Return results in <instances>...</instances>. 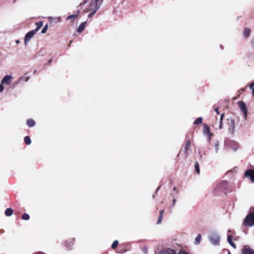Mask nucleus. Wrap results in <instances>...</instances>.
Listing matches in <instances>:
<instances>
[{
  "instance_id": "f257e3e1",
  "label": "nucleus",
  "mask_w": 254,
  "mask_h": 254,
  "mask_svg": "<svg viewBox=\"0 0 254 254\" xmlns=\"http://www.w3.org/2000/svg\"><path fill=\"white\" fill-rule=\"evenodd\" d=\"M208 238L210 242L213 245H219L220 238L217 232L211 231L209 235Z\"/></svg>"
},
{
  "instance_id": "f03ea898",
  "label": "nucleus",
  "mask_w": 254,
  "mask_h": 254,
  "mask_svg": "<svg viewBox=\"0 0 254 254\" xmlns=\"http://www.w3.org/2000/svg\"><path fill=\"white\" fill-rule=\"evenodd\" d=\"M103 0H91L90 2L88 8L89 10H94L97 11L100 7Z\"/></svg>"
},
{
  "instance_id": "7ed1b4c3",
  "label": "nucleus",
  "mask_w": 254,
  "mask_h": 254,
  "mask_svg": "<svg viewBox=\"0 0 254 254\" xmlns=\"http://www.w3.org/2000/svg\"><path fill=\"white\" fill-rule=\"evenodd\" d=\"M246 226H252L254 225V212L248 215L244 220Z\"/></svg>"
},
{
  "instance_id": "20e7f679",
  "label": "nucleus",
  "mask_w": 254,
  "mask_h": 254,
  "mask_svg": "<svg viewBox=\"0 0 254 254\" xmlns=\"http://www.w3.org/2000/svg\"><path fill=\"white\" fill-rule=\"evenodd\" d=\"M238 105L244 116L245 120L247 119V108L246 104L242 101L238 102Z\"/></svg>"
},
{
  "instance_id": "39448f33",
  "label": "nucleus",
  "mask_w": 254,
  "mask_h": 254,
  "mask_svg": "<svg viewBox=\"0 0 254 254\" xmlns=\"http://www.w3.org/2000/svg\"><path fill=\"white\" fill-rule=\"evenodd\" d=\"M203 133L204 135L207 137L208 141L210 142L211 140V136L213 134L210 132L209 127L206 124H203Z\"/></svg>"
},
{
  "instance_id": "423d86ee",
  "label": "nucleus",
  "mask_w": 254,
  "mask_h": 254,
  "mask_svg": "<svg viewBox=\"0 0 254 254\" xmlns=\"http://www.w3.org/2000/svg\"><path fill=\"white\" fill-rule=\"evenodd\" d=\"M228 129L231 133H233L235 130V120L232 118L228 119Z\"/></svg>"
},
{
  "instance_id": "0eeeda50",
  "label": "nucleus",
  "mask_w": 254,
  "mask_h": 254,
  "mask_svg": "<svg viewBox=\"0 0 254 254\" xmlns=\"http://www.w3.org/2000/svg\"><path fill=\"white\" fill-rule=\"evenodd\" d=\"M159 254H188L185 251H180L178 253H176V251L173 249H168L162 251Z\"/></svg>"
},
{
  "instance_id": "6e6552de",
  "label": "nucleus",
  "mask_w": 254,
  "mask_h": 254,
  "mask_svg": "<svg viewBox=\"0 0 254 254\" xmlns=\"http://www.w3.org/2000/svg\"><path fill=\"white\" fill-rule=\"evenodd\" d=\"M37 32H35L34 30H31L28 32L25 36V39H24V44L25 45H26L30 41L31 38L34 36V35Z\"/></svg>"
},
{
  "instance_id": "1a4fd4ad",
  "label": "nucleus",
  "mask_w": 254,
  "mask_h": 254,
  "mask_svg": "<svg viewBox=\"0 0 254 254\" xmlns=\"http://www.w3.org/2000/svg\"><path fill=\"white\" fill-rule=\"evenodd\" d=\"M246 178L249 179L251 181L254 183V170L249 169L247 170L245 173Z\"/></svg>"
},
{
  "instance_id": "9d476101",
  "label": "nucleus",
  "mask_w": 254,
  "mask_h": 254,
  "mask_svg": "<svg viewBox=\"0 0 254 254\" xmlns=\"http://www.w3.org/2000/svg\"><path fill=\"white\" fill-rule=\"evenodd\" d=\"M12 79V76L10 75H6L3 77L0 82L3 85H9L11 83Z\"/></svg>"
},
{
  "instance_id": "9b49d317",
  "label": "nucleus",
  "mask_w": 254,
  "mask_h": 254,
  "mask_svg": "<svg viewBox=\"0 0 254 254\" xmlns=\"http://www.w3.org/2000/svg\"><path fill=\"white\" fill-rule=\"evenodd\" d=\"M226 186V182L225 181L221 182L216 185L214 188V190L218 191L223 190Z\"/></svg>"
},
{
  "instance_id": "f8f14e48",
  "label": "nucleus",
  "mask_w": 254,
  "mask_h": 254,
  "mask_svg": "<svg viewBox=\"0 0 254 254\" xmlns=\"http://www.w3.org/2000/svg\"><path fill=\"white\" fill-rule=\"evenodd\" d=\"M242 254H254V250L249 246H245L242 250Z\"/></svg>"
},
{
  "instance_id": "ddd939ff",
  "label": "nucleus",
  "mask_w": 254,
  "mask_h": 254,
  "mask_svg": "<svg viewBox=\"0 0 254 254\" xmlns=\"http://www.w3.org/2000/svg\"><path fill=\"white\" fill-rule=\"evenodd\" d=\"M49 20L52 23H57L60 21H61V17H52L50 16L48 17Z\"/></svg>"
},
{
  "instance_id": "4468645a",
  "label": "nucleus",
  "mask_w": 254,
  "mask_h": 254,
  "mask_svg": "<svg viewBox=\"0 0 254 254\" xmlns=\"http://www.w3.org/2000/svg\"><path fill=\"white\" fill-rule=\"evenodd\" d=\"M86 22H84L81 23L80 24L79 26L78 27V28H77V31L78 33H81L84 30V29L86 26Z\"/></svg>"
},
{
  "instance_id": "2eb2a0df",
  "label": "nucleus",
  "mask_w": 254,
  "mask_h": 254,
  "mask_svg": "<svg viewBox=\"0 0 254 254\" xmlns=\"http://www.w3.org/2000/svg\"><path fill=\"white\" fill-rule=\"evenodd\" d=\"M219 141L218 140L215 141L214 143V151L215 153H218L219 150Z\"/></svg>"
},
{
  "instance_id": "dca6fc26",
  "label": "nucleus",
  "mask_w": 254,
  "mask_h": 254,
  "mask_svg": "<svg viewBox=\"0 0 254 254\" xmlns=\"http://www.w3.org/2000/svg\"><path fill=\"white\" fill-rule=\"evenodd\" d=\"M26 124L29 127H33L35 125V122L33 120L29 119L26 121Z\"/></svg>"
},
{
  "instance_id": "f3484780",
  "label": "nucleus",
  "mask_w": 254,
  "mask_h": 254,
  "mask_svg": "<svg viewBox=\"0 0 254 254\" xmlns=\"http://www.w3.org/2000/svg\"><path fill=\"white\" fill-rule=\"evenodd\" d=\"M232 237L231 235H229L227 237V241L229 243V244L233 247L234 249L236 248V245L232 242Z\"/></svg>"
},
{
  "instance_id": "a211bd4d",
  "label": "nucleus",
  "mask_w": 254,
  "mask_h": 254,
  "mask_svg": "<svg viewBox=\"0 0 254 254\" xmlns=\"http://www.w3.org/2000/svg\"><path fill=\"white\" fill-rule=\"evenodd\" d=\"M35 24L37 25L36 29H34V30L36 32H37V31L42 27L43 25V21H39L38 22H36Z\"/></svg>"
},
{
  "instance_id": "6ab92c4d",
  "label": "nucleus",
  "mask_w": 254,
  "mask_h": 254,
  "mask_svg": "<svg viewBox=\"0 0 254 254\" xmlns=\"http://www.w3.org/2000/svg\"><path fill=\"white\" fill-rule=\"evenodd\" d=\"M4 213L6 216H10L13 214V210L11 208H7Z\"/></svg>"
},
{
  "instance_id": "aec40b11",
  "label": "nucleus",
  "mask_w": 254,
  "mask_h": 254,
  "mask_svg": "<svg viewBox=\"0 0 254 254\" xmlns=\"http://www.w3.org/2000/svg\"><path fill=\"white\" fill-rule=\"evenodd\" d=\"M251 30L249 28H246L244 31V36L247 38L250 36Z\"/></svg>"
},
{
  "instance_id": "412c9836",
  "label": "nucleus",
  "mask_w": 254,
  "mask_h": 254,
  "mask_svg": "<svg viewBox=\"0 0 254 254\" xmlns=\"http://www.w3.org/2000/svg\"><path fill=\"white\" fill-rule=\"evenodd\" d=\"M85 11H86V12L90 11V13L88 14V17L91 18L96 13L97 11L94 10H89V9L87 8V10H85Z\"/></svg>"
},
{
  "instance_id": "4be33fe9",
  "label": "nucleus",
  "mask_w": 254,
  "mask_h": 254,
  "mask_svg": "<svg viewBox=\"0 0 254 254\" xmlns=\"http://www.w3.org/2000/svg\"><path fill=\"white\" fill-rule=\"evenodd\" d=\"M224 116V113H222L221 115L220 118V125L219 126V129H221L223 127L222 121L223 120Z\"/></svg>"
},
{
  "instance_id": "5701e85b",
  "label": "nucleus",
  "mask_w": 254,
  "mask_h": 254,
  "mask_svg": "<svg viewBox=\"0 0 254 254\" xmlns=\"http://www.w3.org/2000/svg\"><path fill=\"white\" fill-rule=\"evenodd\" d=\"M24 142L27 145H29L31 143V140L29 136H26L24 138Z\"/></svg>"
},
{
  "instance_id": "b1692460",
  "label": "nucleus",
  "mask_w": 254,
  "mask_h": 254,
  "mask_svg": "<svg viewBox=\"0 0 254 254\" xmlns=\"http://www.w3.org/2000/svg\"><path fill=\"white\" fill-rule=\"evenodd\" d=\"M202 118L201 117L198 118L193 123L194 125H199L202 123Z\"/></svg>"
},
{
  "instance_id": "393cba45",
  "label": "nucleus",
  "mask_w": 254,
  "mask_h": 254,
  "mask_svg": "<svg viewBox=\"0 0 254 254\" xmlns=\"http://www.w3.org/2000/svg\"><path fill=\"white\" fill-rule=\"evenodd\" d=\"M79 12H80V11H79H79H78V12H77V14H73V15H69V16L67 17L66 19H67V20H70V19H74V18H76V17H77L78 14L79 13Z\"/></svg>"
},
{
  "instance_id": "a878e982",
  "label": "nucleus",
  "mask_w": 254,
  "mask_h": 254,
  "mask_svg": "<svg viewBox=\"0 0 254 254\" xmlns=\"http://www.w3.org/2000/svg\"><path fill=\"white\" fill-rule=\"evenodd\" d=\"M190 140H188L186 142V144L185 148V152L187 153L188 149L190 147Z\"/></svg>"
},
{
  "instance_id": "bb28decb",
  "label": "nucleus",
  "mask_w": 254,
  "mask_h": 254,
  "mask_svg": "<svg viewBox=\"0 0 254 254\" xmlns=\"http://www.w3.org/2000/svg\"><path fill=\"white\" fill-rule=\"evenodd\" d=\"M201 236L200 235H198L195 239V244L197 245L200 243Z\"/></svg>"
},
{
  "instance_id": "cd10ccee",
  "label": "nucleus",
  "mask_w": 254,
  "mask_h": 254,
  "mask_svg": "<svg viewBox=\"0 0 254 254\" xmlns=\"http://www.w3.org/2000/svg\"><path fill=\"white\" fill-rule=\"evenodd\" d=\"M194 167H195V171L197 172V174H199L200 170H199V164H198V163L197 162H195Z\"/></svg>"
},
{
  "instance_id": "c85d7f7f",
  "label": "nucleus",
  "mask_w": 254,
  "mask_h": 254,
  "mask_svg": "<svg viewBox=\"0 0 254 254\" xmlns=\"http://www.w3.org/2000/svg\"><path fill=\"white\" fill-rule=\"evenodd\" d=\"M118 244H119V242L117 240H115L113 242V243H112V248L113 249H116L117 246H118Z\"/></svg>"
},
{
  "instance_id": "c756f323",
  "label": "nucleus",
  "mask_w": 254,
  "mask_h": 254,
  "mask_svg": "<svg viewBox=\"0 0 254 254\" xmlns=\"http://www.w3.org/2000/svg\"><path fill=\"white\" fill-rule=\"evenodd\" d=\"M30 218L29 214L27 213H24L22 216V219L24 220H28Z\"/></svg>"
},
{
  "instance_id": "7c9ffc66",
  "label": "nucleus",
  "mask_w": 254,
  "mask_h": 254,
  "mask_svg": "<svg viewBox=\"0 0 254 254\" xmlns=\"http://www.w3.org/2000/svg\"><path fill=\"white\" fill-rule=\"evenodd\" d=\"M48 28V24H46L44 26V27L43 28V29H42V31H41V33L42 34H44L46 32L47 29Z\"/></svg>"
},
{
  "instance_id": "2f4dec72",
  "label": "nucleus",
  "mask_w": 254,
  "mask_h": 254,
  "mask_svg": "<svg viewBox=\"0 0 254 254\" xmlns=\"http://www.w3.org/2000/svg\"><path fill=\"white\" fill-rule=\"evenodd\" d=\"M162 217L161 216H159V217L157 220V224H160L162 222Z\"/></svg>"
},
{
  "instance_id": "473e14b6",
  "label": "nucleus",
  "mask_w": 254,
  "mask_h": 254,
  "mask_svg": "<svg viewBox=\"0 0 254 254\" xmlns=\"http://www.w3.org/2000/svg\"><path fill=\"white\" fill-rule=\"evenodd\" d=\"M4 90L3 85L0 82V93L3 92Z\"/></svg>"
},
{
  "instance_id": "72a5a7b5",
  "label": "nucleus",
  "mask_w": 254,
  "mask_h": 254,
  "mask_svg": "<svg viewBox=\"0 0 254 254\" xmlns=\"http://www.w3.org/2000/svg\"><path fill=\"white\" fill-rule=\"evenodd\" d=\"M87 2V0H84L78 6V7L81 5L85 4Z\"/></svg>"
},
{
  "instance_id": "f704fd0d",
  "label": "nucleus",
  "mask_w": 254,
  "mask_h": 254,
  "mask_svg": "<svg viewBox=\"0 0 254 254\" xmlns=\"http://www.w3.org/2000/svg\"><path fill=\"white\" fill-rule=\"evenodd\" d=\"M250 88L252 90L254 89V82H252L250 85Z\"/></svg>"
},
{
  "instance_id": "c9c22d12",
  "label": "nucleus",
  "mask_w": 254,
  "mask_h": 254,
  "mask_svg": "<svg viewBox=\"0 0 254 254\" xmlns=\"http://www.w3.org/2000/svg\"><path fill=\"white\" fill-rule=\"evenodd\" d=\"M214 110L218 115L219 114L218 108H214Z\"/></svg>"
},
{
  "instance_id": "e433bc0d",
  "label": "nucleus",
  "mask_w": 254,
  "mask_h": 254,
  "mask_svg": "<svg viewBox=\"0 0 254 254\" xmlns=\"http://www.w3.org/2000/svg\"><path fill=\"white\" fill-rule=\"evenodd\" d=\"M164 212V210H161L160 212V216H161L162 217Z\"/></svg>"
},
{
  "instance_id": "4c0bfd02",
  "label": "nucleus",
  "mask_w": 254,
  "mask_h": 254,
  "mask_svg": "<svg viewBox=\"0 0 254 254\" xmlns=\"http://www.w3.org/2000/svg\"><path fill=\"white\" fill-rule=\"evenodd\" d=\"M175 203H176V199H175V198H174V199H173V203H172V205H173H173H175Z\"/></svg>"
},
{
  "instance_id": "58836bf2",
  "label": "nucleus",
  "mask_w": 254,
  "mask_h": 254,
  "mask_svg": "<svg viewBox=\"0 0 254 254\" xmlns=\"http://www.w3.org/2000/svg\"><path fill=\"white\" fill-rule=\"evenodd\" d=\"M161 186H159V187H158V188L157 189V190H156V193H157L158 191L159 190Z\"/></svg>"
},
{
  "instance_id": "ea45409f",
  "label": "nucleus",
  "mask_w": 254,
  "mask_h": 254,
  "mask_svg": "<svg viewBox=\"0 0 254 254\" xmlns=\"http://www.w3.org/2000/svg\"><path fill=\"white\" fill-rule=\"evenodd\" d=\"M20 43V41L19 40H17L15 41V43L18 44Z\"/></svg>"
},
{
  "instance_id": "a19ab883",
  "label": "nucleus",
  "mask_w": 254,
  "mask_h": 254,
  "mask_svg": "<svg viewBox=\"0 0 254 254\" xmlns=\"http://www.w3.org/2000/svg\"><path fill=\"white\" fill-rule=\"evenodd\" d=\"M52 59H50V60L48 61V63H49V64H51V63H52Z\"/></svg>"
},
{
  "instance_id": "79ce46f5",
  "label": "nucleus",
  "mask_w": 254,
  "mask_h": 254,
  "mask_svg": "<svg viewBox=\"0 0 254 254\" xmlns=\"http://www.w3.org/2000/svg\"><path fill=\"white\" fill-rule=\"evenodd\" d=\"M35 254H45L44 253H42V252H40V253H36Z\"/></svg>"
},
{
  "instance_id": "37998d69",
  "label": "nucleus",
  "mask_w": 254,
  "mask_h": 254,
  "mask_svg": "<svg viewBox=\"0 0 254 254\" xmlns=\"http://www.w3.org/2000/svg\"><path fill=\"white\" fill-rule=\"evenodd\" d=\"M252 94L254 96V89L252 90Z\"/></svg>"
},
{
  "instance_id": "c03bdc74",
  "label": "nucleus",
  "mask_w": 254,
  "mask_h": 254,
  "mask_svg": "<svg viewBox=\"0 0 254 254\" xmlns=\"http://www.w3.org/2000/svg\"><path fill=\"white\" fill-rule=\"evenodd\" d=\"M176 189H177L176 187H174L173 189V190L175 191L176 190Z\"/></svg>"
},
{
  "instance_id": "a18cd8bd",
  "label": "nucleus",
  "mask_w": 254,
  "mask_h": 254,
  "mask_svg": "<svg viewBox=\"0 0 254 254\" xmlns=\"http://www.w3.org/2000/svg\"><path fill=\"white\" fill-rule=\"evenodd\" d=\"M71 43H72V41H70L69 42V44H71Z\"/></svg>"
},
{
  "instance_id": "49530a36",
  "label": "nucleus",
  "mask_w": 254,
  "mask_h": 254,
  "mask_svg": "<svg viewBox=\"0 0 254 254\" xmlns=\"http://www.w3.org/2000/svg\"><path fill=\"white\" fill-rule=\"evenodd\" d=\"M244 90V89H242V91H243Z\"/></svg>"
},
{
  "instance_id": "de8ad7c7",
  "label": "nucleus",
  "mask_w": 254,
  "mask_h": 254,
  "mask_svg": "<svg viewBox=\"0 0 254 254\" xmlns=\"http://www.w3.org/2000/svg\"><path fill=\"white\" fill-rule=\"evenodd\" d=\"M228 254H231L230 252L228 253Z\"/></svg>"
}]
</instances>
